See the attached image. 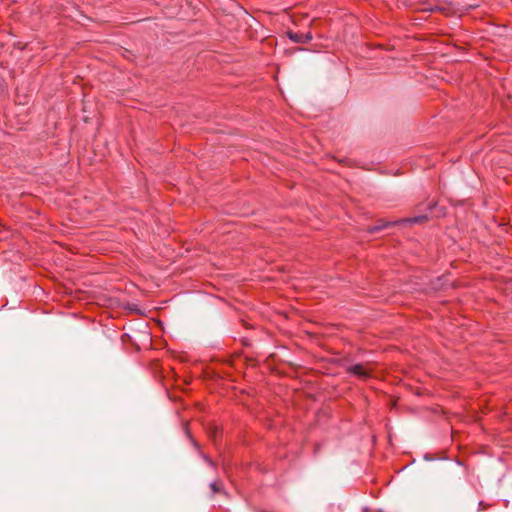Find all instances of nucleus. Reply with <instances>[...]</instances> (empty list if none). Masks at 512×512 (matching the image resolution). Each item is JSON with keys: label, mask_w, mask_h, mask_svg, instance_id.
I'll list each match as a JSON object with an SVG mask.
<instances>
[{"label": "nucleus", "mask_w": 512, "mask_h": 512, "mask_svg": "<svg viewBox=\"0 0 512 512\" xmlns=\"http://www.w3.org/2000/svg\"><path fill=\"white\" fill-rule=\"evenodd\" d=\"M426 219H427V215H419V216H415V217H411V218H405V219H402L400 221H395V222H388V221L380 220L376 225L369 227L367 231L369 233H376V232H379L389 226H394L398 223L416 224V223H422Z\"/></svg>", "instance_id": "obj_1"}, {"label": "nucleus", "mask_w": 512, "mask_h": 512, "mask_svg": "<svg viewBox=\"0 0 512 512\" xmlns=\"http://www.w3.org/2000/svg\"><path fill=\"white\" fill-rule=\"evenodd\" d=\"M348 372L361 379H366L371 372L363 364H355L348 367Z\"/></svg>", "instance_id": "obj_2"}, {"label": "nucleus", "mask_w": 512, "mask_h": 512, "mask_svg": "<svg viewBox=\"0 0 512 512\" xmlns=\"http://www.w3.org/2000/svg\"><path fill=\"white\" fill-rule=\"evenodd\" d=\"M289 38L295 43H307L312 40V35L310 32L308 33H288Z\"/></svg>", "instance_id": "obj_3"}, {"label": "nucleus", "mask_w": 512, "mask_h": 512, "mask_svg": "<svg viewBox=\"0 0 512 512\" xmlns=\"http://www.w3.org/2000/svg\"><path fill=\"white\" fill-rule=\"evenodd\" d=\"M210 489L212 491V494H217L223 492V485L222 482L219 480L213 481L210 483Z\"/></svg>", "instance_id": "obj_4"}, {"label": "nucleus", "mask_w": 512, "mask_h": 512, "mask_svg": "<svg viewBox=\"0 0 512 512\" xmlns=\"http://www.w3.org/2000/svg\"><path fill=\"white\" fill-rule=\"evenodd\" d=\"M437 9H438V7H436V6L435 7L424 8V10H426V11H435Z\"/></svg>", "instance_id": "obj_5"}]
</instances>
